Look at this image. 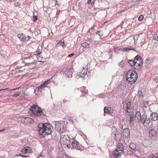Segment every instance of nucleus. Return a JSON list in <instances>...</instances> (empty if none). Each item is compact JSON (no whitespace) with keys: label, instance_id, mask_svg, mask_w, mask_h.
Wrapping results in <instances>:
<instances>
[{"label":"nucleus","instance_id":"1","mask_svg":"<svg viewBox=\"0 0 158 158\" xmlns=\"http://www.w3.org/2000/svg\"><path fill=\"white\" fill-rule=\"evenodd\" d=\"M38 130L40 134L43 137L51 135L53 130L52 125L49 123H40L38 125Z\"/></svg>","mask_w":158,"mask_h":158},{"label":"nucleus","instance_id":"2","mask_svg":"<svg viewBox=\"0 0 158 158\" xmlns=\"http://www.w3.org/2000/svg\"><path fill=\"white\" fill-rule=\"evenodd\" d=\"M126 80L129 84H133L136 81L138 74L136 72L132 70L128 71L126 75Z\"/></svg>","mask_w":158,"mask_h":158},{"label":"nucleus","instance_id":"3","mask_svg":"<svg viewBox=\"0 0 158 158\" xmlns=\"http://www.w3.org/2000/svg\"><path fill=\"white\" fill-rule=\"evenodd\" d=\"M30 113L32 117L44 115V113L41 109L37 105H34L30 109Z\"/></svg>","mask_w":158,"mask_h":158},{"label":"nucleus","instance_id":"4","mask_svg":"<svg viewBox=\"0 0 158 158\" xmlns=\"http://www.w3.org/2000/svg\"><path fill=\"white\" fill-rule=\"evenodd\" d=\"M61 136V139H60V143L61 144L66 145L68 148L71 147L70 143H71V139L70 137L67 135H64L63 137Z\"/></svg>","mask_w":158,"mask_h":158},{"label":"nucleus","instance_id":"5","mask_svg":"<svg viewBox=\"0 0 158 158\" xmlns=\"http://www.w3.org/2000/svg\"><path fill=\"white\" fill-rule=\"evenodd\" d=\"M62 72L63 73V75H65L64 76H66V77L68 78L72 77L73 74L72 66L69 65L64 68L62 70Z\"/></svg>","mask_w":158,"mask_h":158},{"label":"nucleus","instance_id":"6","mask_svg":"<svg viewBox=\"0 0 158 158\" xmlns=\"http://www.w3.org/2000/svg\"><path fill=\"white\" fill-rule=\"evenodd\" d=\"M55 127L56 130L60 134L65 133L67 131V130L64 127V125L58 122L56 123Z\"/></svg>","mask_w":158,"mask_h":158},{"label":"nucleus","instance_id":"7","mask_svg":"<svg viewBox=\"0 0 158 158\" xmlns=\"http://www.w3.org/2000/svg\"><path fill=\"white\" fill-rule=\"evenodd\" d=\"M71 141V147L70 148L78 150H81L83 149V147L82 146L81 147L79 143L74 138L72 139Z\"/></svg>","mask_w":158,"mask_h":158},{"label":"nucleus","instance_id":"8","mask_svg":"<svg viewBox=\"0 0 158 158\" xmlns=\"http://www.w3.org/2000/svg\"><path fill=\"white\" fill-rule=\"evenodd\" d=\"M140 121L145 126H147L150 122V118H148L145 114H143L140 117Z\"/></svg>","mask_w":158,"mask_h":158},{"label":"nucleus","instance_id":"9","mask_svg":"<svg viewBox=\"0 0 158 158\" xmlns=\"http://www.w3.org/2000/svg\"><path fill=\"white\" fill-rule=\"evenodd\" d=\"M124 151L123 148H117L113 152L112 155L115 157H117L118 156H121L123 153Z\"/></svg>","mask_w":158,"mask_h":158},{"label":"nucleus","instance_id":"10","mask_svg":"<svg viewBox=\"0 0 158 158\" xmlns=\"http://www.w3.org/2000/svg\"><path fill=\"white\" fill-rule=\"evenodd\" d=\"M149 137L152 140H156L157 139V135L155 131L152 129L150 130L149 131Z\"/></svg>","mask_w":158,"mask_h":158},{"label":"nucleus","instance_id":"11","mask_svg":"<svg viewBox=\"0 0 158 158\" xmlns=\"http://www.w3.org/2000/svg\"><path fill=\"white\" fill-rule=\"evenodd\" d=\"M24 60L25 64L27 66H30V65H34L35 64V60L31 56H29L27 57Z\"/></svg>","mask_w":158,"mask_h":158},{"label":"nucleus","instance_id":"12","mask_svg":"<svg viewBox=\"0 0 158 158\" xmlns=\"http://www.w3.org/2000/svg\"><path fill=\"white\" fill-rule=\"evenodd\" d=\"M126 117L127 119L129 121L130 124H133V118H134V115L132 112H130V113H127Z\"/></svg>","mask_w":158,"mask_h":158},{"label":"nucleus","instance_id":"13","mask_svg":"<svg viewBox=\"0 0 158 158\" xmlns=\"http://www.w3.org/2000/svg\"><path fill=\"white\" fill-rule=\"evenodd\" d=\"M115 134H114L115 139L116 140H120L121 139L122 137V134L119 131L115 132Z\"/></svg>","mask_w":158,"mask_h":158},{"label":"nucleus","instance_id":"14","mask_svg":"<svg viewBox=\"0 0 158 158\" xmlns=\"http://www.w3.org/2000/svg\"><path fill=\"white\" fill-rule=\"evenodd\" d=\"M87 70L83 68L81 72L78 73L77 74L79 77H84L87 74Z\"/></svg>","mask_w":158,"mask_h":158},{"label":"nucleus","instance_id":"15","mask_svg":"<svg viewBox=\"0 0 158 158\" xmlns=\"http://www.w3.org/2000/svg\"><path fill=\"white\" fill-rule=\"evenodd\" d=\"M142 65L143 61H142V62L139 61V63L138 62V61H135V64L134 66L135 67L134 68L135 69L138 70L141 68Z\"/></svg>","mask_w":158,"mask_h":158},{"label":"nucleus","instance_id":"16","mask_svg":"<svg viewBox=\"0 0 158 158\" xmlns=\"http://www.w3.org/2000/svg\"><path fill=\"white\" fill-rule=\"evenodd\" d=\"M104 115L106 113H107L110 114H111L112 113V111L110 108H107L106 107L104 108Z\"/></svg>","mask_w":158,"mask_h":158},{"label":"nucleus","instance_id":"17","mask_svg":"<svg viewBox=\"0 0 158 158\" xmlns=\"http://www.w3.org/2000/svg\"><path fill=\"white\" fill-rule=\"evenodd\" d=\"M150 118L153 121H156L158 119L157 114L156 113H152L150 115Z\"/></svg>","mask_w":158,"mask_h":158},{"label":"nucleus","instance_id":"18","mask_svg":"<svg viewBox=\"0 0 158 158\" xmlns=\"http://www.w3.org/2000/svg\"><path fill=\"white\" fill-rule=\"evenodd\" d=\"M126 112L127 113H130L131 111V104L130 102H128L126 105Z\"/></svg>","mask_w":158,"mask_h":158},{"label":"nucleus","instance_id":"19","mask_svg":"<svg viewBox=\"0 0 158 158\" xmlns=\"http://www.w3.org/2000/svg\"><path fill=\"white\" fill-rule=\"evenodd\" d=\"M123 134L126 137L130 135V131L128 128H126L123 130Z\"/></svg>","mask_w":158,"mask_h":158},{"label":"nucleus","instance_id":"20","mask_svg":"<svg viewBox=\"0 0 158 158\" xmlns=\"http://www.w3.org/2000/svg\"><path fill=\"white\" fill-rule=\"evenodd\" d=\"M46 87V86L44 85V84L43 83L41 85H40L38 87V91L40 92H42V90H44V88Z\"/></svg>","mask_w":158,"mask_h":158},{"label":"nucleus","instance_id":"21","mask_svg":"<svg viewBox=\"0 0 158 158\" xmlns=\"http://www.w3.org/2000/svg\"><path fill=\"white\" fill-rule=\"evenodd\" d=\"M130 50H133L135 51V49H134V48L132 47H130L122 48V49H121V51H122L123 52H126L130 51Z\"/></svg>","mask_w":158,"mask_h":158},{"label":"nucleus","instance_id":"22","mask_svg":"<svg viewBox=\"0 0 158 158\" xmlns=\"http://www.w3.org/2000/svg\"><path fill=\"white\" fill-rule=\"evenodd\" d=\"M81 45L82 47L87 48H88L92 47L90 46L89 43H87L86 42L81 44Z\"/></svg>","mask_w":158,"mask_h":158},{"label":"nucleus","instance_id":"23","mask_svg":"<svg viewBox=\"0 0 158 158\" xmlns=\"http://www.w3.org/2000/svg\"><path fill=\"white\" fill-rule=\"evenodd\" d=\"M135 61H139L142 62V57L139 55H137L134 58V59Z\"/></svg>","mask_w":158,"mask_h":158},{"label":"nucleus","instance_id":"24","mask_svg":"<svg viewBox=\"0 0 158 158\" xmlns=\"http://www.w3.org/2000/svg\"><path fill=\"white\" fill-rule=\"evenodd\" d=\"M95 34L97 35L98 36L99 39V40H101L102 39V36L103 35V33L102 31H99L96 32Z\"/></svg>","mask_w":158,"mask_h":158},{"label":"nucleus","instance_id":"25","mask_svg":"<svg viewBox=\"0 0 158 158\" xmlns=\"http://www.w3.org/2000/svg\"><path fill=\"white\" fill-rule=\"evenodd\" d=\"M152 60V59L149 58H147L145 60V62L146 63V66L147 67H148L150 64L151 63Z\"/></svg>","mask_w":158,"mask_h":158},{"label":"nucleus","instance_id":"26","mask_svg":"<svg viewBox=\"0 0 158 158\" xmlns=\"http://www.w3.org/2000/svg\"><path fill=\"white\" fill-rule=\"evenodd\" d=\"M61 46L63 47H64L66 46L65 44L64 40H61L57 44V46Z\"/></svg>","mask_w":158,"mask_h":158},{"label":"nucleus","instance_id":"27","mask_svg":"<svg viewBox=\"0 0 158 158\" xmlns=\"http://www.w3.org/2000/svg\"><path fill=\"white\" fill-rule=\"evenodd\" d=\"M129 147L132 150H135L136 148V145L135 143H130Z\"/></svg>","mask_w":158,"mask_h":158},{"label":"nucleus","instance_id":"28","mask_svg":"<svg viewBox=\"0 0 158 158\" xmlns=\"http://www.w3.org/2000/svg\"><path fill=\"white\" fill-rule=\"evenodd\" d=\"M23 118L25 119V121H27V122L32 123L33 121L32 119L29 117H23Z\"/></svg>","mask_w":158,"mask_h":158},{"label":"nucleus","instance_id":"29","mask_svg":"<svg viewBox=\"0 0 158 158\" xmlns=\"http://www.w3.org/2000/svg\"><path fill=\"white\" fill-rule=\"evenodd\" d=\"M52 77L49 80H48L47 81H45L43 83L44 84V85H45L46 87H47V85L48 84H49L50 82L53 81H52Z\"/></svg>","mask_w":158,"mask_h":158},{"label":"nucleus","instance_id":"30","mask_svg":"<svg viewBox=\"0 0 158 158\" xmlns=\"http://www.w3.org/2000/svg\"><path fill=\"white\" fill-rule=\"evenodd\" d=\"M91 35L90 34H88L86 35V37L88 38V41L90 43L93 42V38H92L91 37Z\"/></svg>","mask_w":158,"mask_h":158},{"label":"nucleus","instance_id":"31","mask_svg":"<svg viewBox=\"0 0 158 158\" xmlns=\"http://www.w3.org/2000/svg\"><path fill=\"white\" fill-rule=\"evenodd\" d=\"M18 37L19 39L21 41H23L24 38V36L23 34H21L18 35Z\"/></svg>","mask_w":158,"mask_h":158},{"label":"nucleus","instance_id":"32","mask_svg":"<svg viewBox=\"0 0 158 158\" xmlns=\"http://www.w3.org/2000/svg\"><path fill=\"white\" fill-rule=\"evenodd\" d=\"M129 64L131 66H134L135 61L134 60H127Z\"/></svg>","mask_w":158,"mask_h":158},{"label":"nucleus","instance_id":"33","mask_svg":"<svg viewBox=\"0 0 158 158\" xmlns=\"http://www.w3.org/2000/svg\"><path fill=\"white\" fill-rule=\"evenodd\" d=\"M26 149V152L27 153H30L32 152V151L31 149V148L28 147H25Z\"/></svg>","mask_w":158,"mask_h":158},{"label":"nucleus","instance_id":"34","mask_svg":"<svg viewBox=\"0 0 158 158\" xmlns=\"http://www.w3.org/2000/svg\"><path fill=\"white\" fill-rule=\"evenodd\" d=\"M81 92H83L85 94H87L88 92V90L85 87H82L81 89Z\"/></svg>","mask_w":158,"mask_h":158},{"label":"nucleus","instance_id":"35","mask_svg":"<svg viewBox=\"0 0 158 158\" xmlns=\"http://www.w3.org/2000/svg\"><path fill=\"white\" fill-rule=\"evenodd\" d=\"M41 53V51L38 48L36 50V51L35 52L34 55L35 56H38Z\"/></svg>","mask_w":158,"mask_h":158},{"label":"nucleus","instance_id":"36","mask_svg":"<svg viewBox=\"0 0 158 158\" xmlns=\"http://www.w3.org/2000/svg\"><path fill=\"white\" fill-rule=\"evenodd\" d=\"M139 38V36L138 35H135L133 36V39L135 43H136L137 40Z\"/></svg>","mask_w":158,"mask_h":158},{"label":"nucleus","instance_id":"37","mask_svg":"<svg viewBox=\"0 0 158 158\" xmlns=\"http://www.w3.org/2000/svg\"><path fill=\"white\" fill-rule=\"evenodd\" d=\"M95 31V30L94 29V27H91L89 29V30L88 31V33L90 34H91L92 33L94 32Z\"/></svg>","mask_w":158,"mask_h":158},{"label":"nucleus","instance_id":"38","mask_svg":"<svg viewBox=\"0 0 158 158\" xmlns=\"http://www.w3.org/2000/svg\"><path fill=\"white\" fill-rule=\"evenodd\" d=\"M96 0H88L87 3L89 4L91 3V4L94 5L95 4V1Z\"/></svg>","mask_w":158,"mask_h":158},{"label":"nucleus","instance_id":"39","mask_svg":"<svg viewBox=\"0 0 158 158\" xmlns=\"http://www.w3.org/2000/svg\"><path fill=\"white\" fill-rule=\"evenodd\" d=\"M138 95L139 97L140 98H143V97L142 92L141 91H139L138 92Z\"/></svg>","mask_w":158,"mask_h":158},{"label":"nucleus","instance_id":"40","mask_svg":"<svg viewBox=\"0 0 158 158\" xmlns=\"http://www.w3.org/2000/svg\"><path fill=\"white\" fill-rule=\"evenodd\" d=\"M31 38V37L29 36H27V37L24 36L23 41H27L30 40Z\"/></svg>","mask_w":158,"mask_h":158},{"label":"nucleus","instance_id":"41","mask_svg":"<svg viewBox=\"0 0 158 158\" xmlns=\"http://www.w3.org/2000/svg\"><path fill=\"white\" fill-rule=\"evenodd\" d=\"M123 148V144L120 143H119L117 145V148Z\"/></svg>","mask_w":158,"mask_h":158},{"label":"nucleus","instance_id":"42","mask_svg":"<svg viewBox=\"0 0 158 158\" xmlns=\"http://www.w3.org/2000/svg\"><path fill=\"white\" fill-rule=\"evenodd\" d=\"M20 95V92H16L14 94L12 95V96L13 97H17L19 96Z\"/></svg>","mask_w":158,"mask_h":158},{"label":"nucleus","instance_id":"43","mask_svg":"<svg viewBox=\"0 0 158 158\" xmlns=\"http://www.w3.org/2000/svg\"><path fill=\"white\" fill-rule=\"evenodd\" d=\"M26 149L25 148H23L22 149L21 151V152L24 154H26L27 153L26 151Z\"/></svg>","mask_w":158,"mask_h":158},{"label":"nucleus","instance_id":"44","mask_svg":"<svg viewBox=\"0 0 158 158\" xmlns=\"http://www.w3.org/2000/svg\"><path fill=\"white\" fill-rule=\"evenodd\" d=\"M143 15H141L138 18L139 21H141L143 20Z\"/></svg>","mask_w":158,"mask_h":158},{"label":"nucleus","instance_id":"45","mask_svg":"<svg viewBox=\"0 0 158 158\" xmlns=\"http://www.w3.org/2000/svg\"><path fill=\"white\" fill-rule=\"evenodd\" d=\"M5 39V35L2 34L0 35V39L2 40H4Z\"/></svg>","mask_w":158,"mask_h":158},{"label":"nucleus","instance_id":"46","mask_svg":"<svg viewBox=\"0 0 158 158\" xmlns=\"http://www.w3.org/2000/svg\"><path fill=\"white\" fill-rule=\"evenodd\" d=\"M148 106H149L148 103V102H145V103L144 104L143 107L144 108H146V107H148Z\"/></svg>","mask_w":158,"mask_h":158},{"label":"nucleus","instance_id":"47","mask_svg":"<svg viewBox=\"0 0 158 158\" xmlns=\"http://www.w3.org/2000/svg\"><path fill=\"white\" fill-rule=\"evenodd\" d=\"M33 21L34 22H35L37 20L38 17L36 16H33Z\"/></svg>","mask_w":158,"mask_h":158},{"label":"nucleus","instance_id":"48","mask_svg":"<svg viewBox=\"0 0 158 158\" xmlns=\"http://www.w3.org/2000/svg\"><path fill=\"white\" fill-rule=\"evenodd\" d=\"M138 116L140 118L141 117V114L140 113V112L139 111L137 112L135 115L136 117H137Z\"/></svg>","mask_w":158,"mask_h":158},{"label":"nucleus","instance_id":"49","mask_svg":"<svg viewBox=\"0 0 158 158\" xmlns=\"http://www.w3.org/2000/svg\"><path fill=\"white\" fill-rule=\"evenodd\" d=\"M153 39L154 40L158 41V36H157L156 35H155L153 36Z\"/></svg>","mask_w":158,"mask_h":158},{"label":"nucleus","instance_id":"50","mask_svg":"<svg viewBox=\"0 0 158 158\" xmlns=\"http://www.w3.org/2000/svg\"><path fill=\"white\" fill-rule=\"evenodd\" d=\"M3 90H6L8 91H11V89H10V88H7L6 89H0V91Z\"/></svg>","mask_w":158,"mask_h":158},{"label":"nucleus","instance_id":"51","mask_svg":"<svg viewBox=\"0 0 158 158\" xmlns=\"http://www.w3.org/2000/svg\"><path fill=\"white\" fill-rule=\"evenodd\" d=\"M154 79L156 82H158V76L155 77Z\"/></svg>","mask_w":158,"mask_h":158},{"label":"nucleus","instance_id":"52","mask_svg":"<svg viewBox=\"0 0 158 158\" xmlns=\"http://www.w3.org/2000/svg\"><path fill=\"white\" fill-rule=\"evenodd\" d=\"M124 22L123 21H122L121 23V24H120V25H119V26L121 27V28H122L123 27V25L124 24Z\"/></svg>","mask_w":158,"mask_h":158},{"label":"nucleus","instance_id":"53","mask_svg":"<svg viewBox=\"0 0 158 158\" xmlns=\"http://www.w3.org/2000/svg\"><path fill=\"white\" fill-rule=\"evenodd\" d=\"M37 158H45L44 156H42L41 155H40Z\"/></svg>","mask_w":158,"mask_h":158},{"label":"nucleus","instance_id":"54","mask_svg":"<svg viewBox=\"0 0 158 158\" xmlns=\"http://www.w3.org/2000/svg\"><path fill=\"white\" fill-rule=\"evenodd\" d=\"M152 158H158V156H157L154 155L152 156Z\"/></svg>","mask_w":158,"mask_h":158},{"label":"nucleus","instance_id":"55","mask_svg":"<svg viewBox=\"0 0 158 158\" xmlns=\"http://www.w3.org/2000/svg\"><path fill=\"white\" fill-rule=\"evenodd\" d=\"M73 55V54H70V55H69L68 57H70V58H71L72 57Z\"/></svg>","mask_w":158,"mask_h":158},{"label":"nucleus","instance_id":"56","mask_svg":"<svg viewBox=\"0 0 158 158\" xmlns=\"http://www.w3.org/2000/svg\"><path fill=\"white\" fill-rule=\"evenodd\" d=\"M22 154H19L18 155H16V156H21V157H22Z\"/></svg>","mask_w":158,"mask_h":158},{"label":"nucleus","instance_id":"57","mask_svg":"<svg viewBox=\"0 0 158 158\" xmlns=\"http://www.w3.org/2000/svg\"><path fill=\"white\" fill-rule=\"evenodd\" d=\"M5 131L4 129H3V130H0V132H2V131Z\"/></svg>","mask_w":158,"mask_h":158},{"label":"nucleus","instance_id":"58","mask_svg":"<svg viewBox=\"0 0 158 158\" xmlns=\"http://www.w3.org/2000/svg\"><path fill=\"white\" fill-rule=\"evenodd\" d=\"M22 157L23 158H24L27 157V156L24 155H22Z\"/></svg>","mask_w":158,"mask_h":158},{"label":"nucleus","instance_id":"59","mask_svg":"<svg viewBox=\"0 0 158 158\" xmlns=\"http://www.w3.org/2000/svg\"><path fill=\"white\" fill-rule=\"evenodd\" d=\"M6 1H9V2H10V1H14V0H6Z\"/></svg>","mask_w":158,"mask_h":158},{"label":"nucleus","instance_id":"60","mask_svg":"<svg viewBox=\"0 0 158 158\" xmlns=\"http://www.w3.org/2000/svg\"><path fill=\"white\" fill-rule=\"evenodd\" d=\"M16 68H17V69H19V68H20L21 67H21H19V65H17L16 67Z\"/></svg>","mask_w":158,"mask_h":158},{"label":"nucleus","instance_id":"61","mask_svg":"<svg viewBox=\"0 0 158 158\" xmlns=\"http://www.w3.org/2000/svg\"><path fill=\"white\" fill-rule=\"evenodd\" d=\"M122 49V48H117V49L118 50H121V49Z\"/></svg>","mask_w":158,"mask_h":158},{"label":"nucleus","instance_id":"62","mask_svg":"<svg viewBox=\"0 0 158 158\" xmlns=\"http://www.w3.org/2000/svg\"><path fill=\"white\" fill-rule=\"evenodd\" d=\"M16 90V88H14V89H11V91H12V90H13V91H14V90Z\"/></svg>","mask_w":158,"mask_h":158},{"label":"nucleus","instance_id":"63","mask_svg":"<svg viewBox=\"0 0 158 158\" xmlns=\"http://www.w3.org/2000/svg\"><path fill=\"white\" fill-rule=\"evenodd\" d=\"M102 0H98L99 2H102Z\"/></svg>","mask_w":158,"mask_h":158},{"label":"nucleus","instance_id":"64","mask_svg":"<svg viewBox=\"0 0 158 158\" xmlns=\"http://www.w3.org/2000/svg\"><path fill=\"white\" fill-rule=\"evenodd\" d=\"M19 87H18V88H16V89H19Z\"/></svg>","mask_w":158,"mask_h":158}]
</instances>
